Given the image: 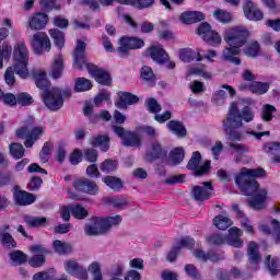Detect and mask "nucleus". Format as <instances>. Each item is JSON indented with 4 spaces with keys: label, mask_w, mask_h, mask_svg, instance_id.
<instances>
[{
    "label": "nucleus",
    "mask_w": 280,
    "mask_h": 280,
    "mask_svg": "<svg viewBox=\"0 0 280 280\" xmlns=\"http://www.w3.org/2000/svg\"><path fill=\"white\" fill-rule=\"evenodd\" d=\"M161 156H163V147L159 141L149 143L145 152V161H156V159H161Z\"/></svg>",
    "instance_id": "25"
},
{
    "label": "nucleus",
    "mask_w": 280,
    "mask_h": 280,
    "mask_svg": "<svg viewBox=\"0 0 280 280\" xmlns=\"http://www.w3.org/2000/svg\"><path fill=\"white\" fill-rule=\"evenodd\" d=\"M240 237H242V230L234 226L229 230V235L225 237L220 234H214L208 236V242L209 244H229V246H233L234 248H242V246H244V242Z\"/></svg>",
    "instance_id": "7"
},
{
    "label": "nucleus",
    "mask_w": 280,
    "mask_h": 280,
    "mask_svg": "<svg viewBox=\"0 0 280 280\" xmlns=\"http://www.w3.org/2000/svg\"><path fill=\"white\" fill-rule=\"evenodd\" d=\"M269 89H270L269 83L257 82V81L252 82L248 86V90L250 91V93H255L256 95H266Z\"/></svg>",
    "instance_id": "35"
},
{
    "label": "nucleus",
    "mask_w": 280,
    "mask_h": 280,
    "mask_svg": "<svg viewBox=\"0 0 280 280\" xmlns=\"http://www.w3.org/2000/svg\"><path fill=\"white\" fill-rule=\"evenodd\" d=\"M31 47L37 56L45 54V51H51V40L45 32H37L30 39Z\"/></svg>",
    "instance_id": "9"
},
{
    "label": "nucleus",
    "mask_w": 280,
    "mask_h": 280,
    "mask_svg": "<svg viewBox=\"0 0 280 280\" xmlns=\"http://www.w3.org/2000/svg\"><path fill=\"white\" fill-rule=\"evenodd\" d=\"M62 69H65V66L62 65V55H58L55 57L50 69L51 78H54V80H58V78L62 75Z\"/></svg>",
    "instance_id": "33"
},
{
    "label": "nucleus",
    "mask_w": 280,
    "mask_h": 280,
    "mask_svg": "<svg viewBox=\"0 0 280 280\" xmlns=\"http://www.w3.org/2000/svg\"><path fill=\"white\" fill-rule=\"evenodd\" d=\"M211 191H213V186L211 182L202 183L201 186L192 187V197L195 200L205 201L211 198Z\"/></svg>",
    "instance_id": "18"
},
{
    "label": "nucleus",
    "mask_w": 280,
    "mask_h": 280,
    "mask_svg": "<svg viewBox=\"0 0 280 280\" xmlns=\"http://www.w3.org/2000/svg\"><path fill=\"white\" fill-rule=\"evenodd\" d=\"M255 119V112L249 106H245L241 109L237 106V103L233 102L230 105L228 116H226V122L225 128H229V126H234L235 128H242L245 124H250Z\"/></svg>",
    "instance_id": "4"
},
{
    "label": "nucleus",
    "mask_w": 280,
    "mask_h": 280,
    "mask_svg": "<svg viewBox=\"0 0 280 280\" xmlns=\"http://www.w3.org/2000/svg\"><path fill=\"white\" fill-rule=\"evenodd\" d=\"M91 89H93V83L89 79L78 78L74 80L75 93H84L85 91H91Z\"/></svg>",
    "instance_id": "36"
},
{
    "label": "nucleus",
    "mask_w": 280,
    "mask_h": 280,
    "mask_svg": "<svg viewBox=\"0 0 280 280\" xmlns=\"http://www.w3.org/2000/svg\"><path fill=\"white\" fill-rule=\"evenodd\" d=\"M145 42L139 37H121L118 42L117 52L120 58H126L132 49H141Z\"/></svg>",
    "instance_id": "8"
},
{
    "label": "nucleus",
    "mask_w": 280,
    "mask_h": 280,
    "mask_svg": "<svg viewBox=\"0 0 280 280\" xmlns=\"http://www.w3.org/2000/svg\"><path fill=\"white\" fill-rule=\"evenodd\" d=\"M230 148H231V150H234V152H236V154H238V156L248 154V152H250V148H248V145H244V144L237 143V142H231Z\"/></svg>",
    "instance_id": "56"
},
{
    "label": "nucleus",
    "mask_w": 280,
    "mask_h": 280,
    "mask_svg": "<svg viewBox=\"0 0 280 280\" xmlns=\"http://www.w3.org/2000/svg\"><path fill=\"white\" fill-rule=\"evenodd\" d=\"M50 154H51V143L46 142L39 153L40 161L43 163H47V161H49Z\"/></svg>",
    "instance_id": "62"
},
{
    "label": "nucleus",
    "mask_w": 280,
    "mask_h": 280,
    "mask_svg": "<svg viewBox=\"0 0 280 280\" xmlns=\"http://www.w3.org/2000/svg\"><path fill=\"white\" fill-rule=\"evenodd\" d=\"M33 126L34 117L28 116L24 121V126L16 130V137H19V139H26L24 142L25 148H32L45 132V127L43 126H37L30 130Z\"/></svg>",
    "instance_id": "5"
},
{
    "label": "nucleus",
    "mask_w": 280,
    "mask_h": 280,
    "mask_svg": "<svg viewBox=\"0 0 280 280\" xmlns=\"http://www.w3.org/2000/svg\"><path fill=\"white\" fill-rule=\"evenodd\" d=\"M226 91L230 97L235 96V89H233V86L231 85L224 84L222 85V90H219L213 94L212 101L214 102V104H217L218 106L224 104V100H226L228 97Z\"/></svg>",
    "instance_id": "27"
},
{
    "label": "nucleus",
    "mask_w": 280,
    "mask_h": 280,
    "mask_svg": "<svg viewBox=\"0 0 280 280\" xmlns=\"http://www.w3.org/2000/svg\"><path fill=\"white\" fill-rule=\"evenodd\" d=\"M166 128L176 135V137H186L187 136V129L185 128V125L180 121L171 120L166 124Z\"/></svg>",
    "instance_id": "32"
},
{
    "label": "nucleus",
    "mask_w": 280,
    "mask_h": 280,
    "mask_svg": "<svg viewBox=\"0 0 280 280\" xmlns=\"http://www.w3.org/2000/svg\"><path fill=\"white\" fill-rule=\"evenodd\" d=\"M194 244H196L194 238L189 236L183 237L179 242V245L177 247H173V249L168 253L167 260L176 261V257H178V253H180V248H194Z\"/></svg>",
    "instance_id": "24"
},
{
    "label": "nucleus",
    "mask_w": 280,
    "mask_h": 280,
    "mask_svg": "<svg viewBox=\"0 0 280 280\" xmlns=\"http://www.w3.org/2000/svg\"><path fill=\"white\" fill-rule=\"evenodd\" d=\"M73 187L77 191H82V194H88L89 196H97L100 191V186L95 182L84 177L74 180Z\"/></svg>",
    "instance_id": "13"
},
{
    "label": "nucleus",
    "mask_w": 280,
    "mask_h": 280,
    "mask_svg": "<svg viewBox=\"0 0 280 280\" xmlns=\"http://www.w3.org/2000/svg\"><path fill=\"white\" fill-rule=\"evenodd\" d=\"M71 95L70 90H60L58 88H52L49 91L44 92L43 100L45 103V106L49 108V110H60L62 108V105L65 104L63 97H69Z\"/></svg>",
    "instance_id": "6"
},
{
    "label": "nucleus",
    "mask_w": 280,
    "mask_h": 280,
    "mask_svg": "<svg viewBox=\"0 0 280 280\" xmlns=\"http://www.w3.org/2000/svg\"><path fill=\"white\" fill-rule=\"evenodd\" d=\"M110 139H108V136H96L91 139V145L93 148H101L103 152H108Z\"/></svg>",
    "instance_id": "34"
},
{
    "label": "nucleus",
    "mask_w": 280,
    "mask_h": 280,
    "mask_svg": "<svg viewBox=\"0 0 280 280\" xmlns=\"http://www.w3.org/2000/svg\"><path fill=\"white\" fill-rule=\"evenodd\" d=\"M265 151L267 154H270V156H277V154H280V142L268 143L265 147Z\"/></svg>",
    "instance_id": "61"
},
{
    "label": "nucleus",
    "mask_w": 280,
    "mask_h": 280,
    "mask_svg": "<svg viewBox=\"0 0 280 280\" xmlns=\"http://www.w3.org/2000/svg\"><path fill=\"white\" fill-rule=\"evenodd\" d=\"M84 233L90 237L104 235V233H106V230L104 228V222L102 221V217L92 218L91 221L85 224Z\"/></svg>",
    "instance_id": "15"
},
{
    "label": "nucleus",
    "mask_w": 280,
    "mask_h": 280,
    "mask_svg": "<svg viewBox=\"0 0 280 280\" xmlns=\"http://www.w3.org/2000/svg\"><path fill=\"white\" fill-rule=\"evenodd\" d=\"M197 34L211 47H220L222 45V37L218 32L211 30V25L208 23L201 24L197 30Z\"/></svg>",
    "instance_id": "11"
},
{
    "label": "nucleus",
    "mask_w": 280,
    "mask_h": 280,
    "mask_svg": "<svg viewBox=\"0 0 280 280\" xmlns=\"http://www.w3.org/2000/svg\"><path fill=\"white\" fill-rule=\"evenodd\" d=\"M226 118L223 120V130L226 132L229 140L233 143L234 141H242L244 139V132L240 130L241 127L228 126Z\"/></svg>",
    "instance_id": "29"
},
{
    "label": "nucleus",
    "mask_w": 280,
    "mask_h": 280,
    "mask_svg": "<svg viewBox=\"0 0 280 280\" xmlns=\"http://www.w3.org/2000/svg\"><path fill=\"white\" fill-rule=\"evenodd\" d=\"M244 54L249 58H257V56H259V43L252 42L249 45L245 47Z\"/></svg>",
    "instance_id": "52"
},
{
    "label": "nucleus",
    "mask_w": 280,
    "mask_h": 280,
    "mask_svg": "<svg viewBox=\"0 0 280 280\" xmlns=\"http://www.w3.org/2000/svg\"><path fill=\"white\" fill-rule=\"evenodd\" d=\"M247 255L249 264L257 266L261 261V256L259 255V246L255 242H250L247 247Z\"/></svg>",
    "instance_id": "31"
},
{
    "label": "nucleus",
    "mask_w": 280,
    "mask_h": 280,
    "mask_svg": "<svg viewBox=\"0 0 280 280\" xmlns=\"http://www.w3.org/2000/svg\"><path fill=\"white\" fill-rule=\"evenodd\" d=\"M9 150L13 159H23V156L25 155V148H23L20 143H12L9 147Z\"/></svg>",
    "instance_id": "50"
},
{
    "label": "nucleus",
    "mask_w": 280,
    "mask_h": 280,
    "mask_svg": "<svg viewBox=\"0 0 280 280\" xmlns=\"http://www.w3.org/2000/svg\"><path fill=\"white\" fill-rule=\"evenodd\" d=\"M8 229H10V226L5 225L4 226V231L1 232L0 234V240L3 244L4 248H16V241H14V238L12 237V235L5 231H8Z\"/></svg>",
    "instance_id": "38"
},
{
    "label": "nucleus",
    "mask_w": 280,
    "mask_h": 280,
    "mask_svg": "<svg viewBox=\"0 0 280 280\" xmlns=\"http://www.w3.org/2000/svg\"><path fill=\"white\" fill-rule=\"evenodd\" d=\"M13 198L16 202V205H20L22 207H25L27 205H33V202H36V197L27 191H23L19 189V187L14 188Z\"/></svg>",
    "instance_id": "23"
},
{
    "label": "nucleus",
    "mask_w": 280,
    "mask_h": 280,
    "mask_svg": "<svg viewBox=\"0 0 280 280\" xmlns=\"http://www.w3.org/2000/svg\"><path fill=\"white\" fill-rule=\"evenodd\" d=\"M52 247L58 255H69L73 250L71 244L58 240L52 243Z\"/></svg>",
    "instance_id": "43"
},
{
    "label": "nucleus",
    "mask_w": 280,
    "mask_h": 280,
    "mask_svg": "<svg viewBox=\"0 0 280 280\" xmlns=\"http://www.w3.org/2000/svg\"><path fill=\"white\" fill-rule=\"evenodd\" d=\"M85 49H86V43L78 39L77 47L74 49V55H73L75 69H82L83 67H86V59L84 56Z\"/></svg>",
    "instance_id": "20"
},
{
    "label": "nucleus",
    "mask_w": 280,
    "mask_h": 280,
    "mask_svg": "<svg viewBox=\"0 0 280 280\" xmlns=\"http://www.w3.org/2000/svg\"><path fill=\"white\" fill-rule=\"evenodd\" d=\"M243 12L248 21H261L264 19V12L258 9L253 1H247L245 3Z\"/></svg>",
    "instance_id": "19"
},
{
    "label": "nucleus",
    "mask_w": 280,
    "mask_h": 280,
    "mask_svg": "<svg viewBox=\"0 0 280 280\" xmlns=\"http://www.w3.org/2000/svg\"><path fill=\"white\" fill-rule=\"evenodd\" d=\"M248 36H250V32H248V28L245 26H235L225 30L223 32V40L229 45V47H225L222 51L223 60L236 66L242 65V60L235 56H240L242 54V49H240V47H244L246 45Z\"/></svg>",
    "instance_id": "2"
},
{
    "label": "nucleus",
    "mask_w": 280,
    "mask_h": 280,
    "mask_svg": "<svg viewBox=\"0 0 280 280\" xmlns=\"http://www.w3.org/2000/svg\"><path fill=\"white\" fill-rule=\"evenodd\" d=\"M89 72L92 75L93 79L98 82V84H104L105 86H108L110 84V74L108 72L92 66L89 68Z\"/></svg>",
    "instance_id": "26"
},
{
    "label": "nucleus",
    "mask_w": 280,
    "mask_h": 280,
    "mask_svg": "<svg viewBox=\"0 0 280 280\" xmlns=\"http://www.w3.org/2000/svg\"><path fill=\"white\" fill-rule=\"evenodd\" d=\"M63 268L68 275H71L77 279H89V271H86V268L80 266V264L77 260H66L63 262Z\"/></svg>",
    "instance_id": "14"
},
{
    "label": "nucleus",
    "mask_w": 280,
    "mask_h": 280,
    "mask_svg": "<svg viewBox=\"0 0 280 280\" xmlns=\"http://www.w3.org/2000/svg\"><path fill=\"white\" fill-rule=\"evenodd\" d=\"M47 23H49V16L43 12L35 13L28 18V27L34 32L45 30V27H47Z\"/></svg>",
    "instance_id": "16"
},
{
    "label": "nucleus",
    "mask_w": 280,
    "mask_h": 280,
    "mask_svg": "<svg viewBox=\"0 0 280 280\" xmlns=\"http://www.w3.org/2000/svg\"><path fill=\"white\" fill-rule=\"evenodd\" d=\"M103 183H105V185H107V187H109L114 191H119V189L124 187V185L121 184V179L114 176H106L105 178H103Z\"/></svg>",
    "instance_id": "47"
},
{
    "label": "nucleus",
    "mask_w": 280,
    "mask_h": 280,
    "mask_svg": "<svg viewBox=\"0 0 280 280\" xmlns=\"http://www.w3.org/2000/svg\"><path fill=\"white\" fill-rule=\"evenodd\" d=\"M188 75H199V78H203L205 80H211V72L207 71L206 66H196L191 67L188 70Z\"/></svg>",
    "instance_id": "39"
},
{
    "label": "nucleus",
    "mask_w": 280,
    "mask_h": 280,
    "mask_svg": "<svg viewBox=\"0 0 280 280\" xmlns=\"http://www.w3.org/2000/svg\"><path fill=\"white\" fill-rule=\"evenodd\" d=\"M266 266L272 277H275V275H279V262L275 258L270 257V255H266Z\"/></svg>",
    "instance_id": "51"
},
{
    "label": "nucleus",
    "mask_w": 280,
    "mask_h": 280,
    "mask_svg": "<svg viewBox=\"0 0 280 280\" xmlns=\"http://www.w3.org/2000/svg\"><path fill=\"white\" fill-rule=\"evenodd\" d=\"M266 176V171L262 168H246L243 167L238 175H236L235 183L245 196H252L249 199V206L255 211H261L266 209V202L268 201V190L266 188H259L256 178H262Z\"/></svg>",
    "instance_id": "1"
},
{
    "label": "nucleus",
    "mask_w": 280,
    "mask_h": 280,
    "mask_svg": "<svg viewBox=\"0 0 280 280\" xmlns=\"http://www.w3.org/2000/svg\"><path fill=\"white\" fill-rule=\"evenodd\" d=\"M213 222L214 226H217V229H220V231H226V229H229V226L233 224V221H231V219L222 214L215 217Z\"/></svg>",
    "instance_id": "44"
},
{
    "label": "nucleus",
    "mask_w": 280,
    "mask_h": 280,
    "mask_svg": "<svg viewBox=\"0 0 280 280\" xmlns=\"http://www.w3.org/2000/svg\"><path fill=\"white\" fill-rule=\"evenodd\" d=\"M34 78L36 86L42 89L44 93H47V91H49V86H51V83L47 80V72L37 70L34 72Z\"/></svg>",
    "instance_id": "30"
},
{
    "label": "nucleus",
    "mask_w": 280,
    "mask_h": 280,
    "mask_svg": "<svg viewBox=\"0 0 280 280\" xmlns=\"http://www.w3.org/2000/svg\"><path fill=\"white\" fill-rule=\"evenodd\" d=\"M24 222L28 226H43L45 222H47L46 218H38V217H24Z\"/></svg>",
    "instance_id": "58"
},
{
    "label": "nucleus",
    "mask_w": 280,
    "mask_h": 280,
    "mask_svg": "<svg viewBox=\"0 0 280 280\" xmlns=\"http://www.w3.org/2000/svg\"><path fill=\"white\" fill-rule=\"evenodd\" d=\"M49 35L58 49H62L65 47V33H62V31L52 28L49 31Z\"/></svg>",
    "instance_id": "40"
},
{
    "label": "nucleus",
    "mask_w": 280,
    "mask_h": 280,
    "mask_svg": "<svg viewBox=\"0 0 280 280\" xmlns=\"http://www.w3.org/2000/svg\"><path fill=\"white\" fill-rule=\"evenodd\" d=\"M71 214L77 220H84V218L89 215V211L85 210V208L82 207V205L78 203V205L71 206Z\"/></svg>",
    "instance_id": "48"
},
{
    "label": "nucleus",
    "mask_w": 280,
    "mask_h": 280,
    "mask_svg": "<svg viewBox=\"0 0 280 280\" xmlns=\"http://www.w3.org/2000/svg\"><path fill=\"white\" fill-rule=\"evenodd\" d=\"M137 132H142L143 135H147V137H150L151 139H156L159 137V131L152 126L143 125L140 127H137Z\"/></svg>",
    "instance_id": "55"
},
{
    "label": "nucleus",
    "mask_w": 280,
    "mask_h": 280,
    "mask_svg": "<svg viewBox=\"0 0 280 280\" xmlns=\"http://www.w3.org/2000/svg\"><path fill=\"white\" fill-rule=\"evenodd\" d=\"M147 108L149 113H153L155 115L156 113H161V105L154 98H149L147 101Z\"/></svg>",
    "instance_id": "64"
},
{
    "label": "nucleus",
    "mask_w": 280,
    "mask_h": 280,
    "mask_svg": "<svg viewBox=\"0 0 280 280\" xmlns=\"http://www.w3.org/2000/svg\"><path fill=\"white\" fill-rule=\"evenodd\" d=\"M198 56V52L194 51L190 48H184L179 51V59L183 62H191Z\"/></svg>",
    "instance_id": "54"
},
{
    "label": "nucleus",
    "mask_w": 280,
    "mask_h": 280,
    "mask_svg": "<svg viewBox=\"0 0 280 280\" xmlns=\"http://www.w3.org/2000/svg\"><path fill=\"white\" fill-rule=\"evenodd\" d=\"M12 56V46L3 44L2 48L0 47V69H3V60H10Z\"/></svg>",
    "instance_id": "53"
},
{
    "label": "nucleus",
    "mask_w": 280,
    "mask_h": 280,
    "mask_svg": "<svg viewBox=\"0 0 280 280\" xmlns=\"http://www.w3.org/2000/svg\"><path fill=\"white\" fill-rule=\"evenodd\" d=\"M113 131L122 140L127 148H141V137L132 131H126L124 127L113 126Z\"/></svg>",
    "instance_id": "10"
},
{
    "label": "nucleus",
    "mask_w": 280,
    "mask_h": 280,
    "mask_svg": "<svg viewBox=\"0 0 280 280\" xmlns=\"http://www.w3.org/2000/svg\"><path fill=\"white\" fill-rule=\"evenodd\" d=\"M273 113H277V108L270 104H265L261 110L262 121H272Z\"/></svg>",
    "instance_id": "49"
},
{
    "label": "nucleus",
    "mask_w": 280,
    "mask_h": 280,
    "mask_svg": "<svg viewBox=\"0 0 280 280\" xmlns=\"http://www.w3.org/2000/svg\"><path fill=\"white\" fill-rule=\"evenodd\" d=\"M140 75L142 80H145L147 84H154L156 82V75H154L152 68L148 66L142 67Z\"/></svg>",
    "instance_id": "45"
},
{
    "label": "nucleus",
    "mask_w": 280,
    "mask_h": 280,
    "mask_svg": "<svg viewBox=\"0 0 280 280\" xmlns=\"http://www.w3.org/2000/svg\"><path fill=\"white\" fill-rule=\"evenodd\" d=\"M180 21L186 25H191V23H198L199 21H205V13L200 11H187L182 13Z\"/></svg>",
    "instance_id": "28"
},
{
    "label": "nucleus",
    "mask_w": 280,
    "mask_h": 280,
    "mask_svg": "<svg viewBox=\"0 0 280 280\" xmlns=\"http://www.w3.org/2000/svg\"><path fill=\"white\" fill-rule=\"evenodd\" d=\"M183 159H185V150L183 148L177 147L170 152L171 165H179V163H183Z\"/></svg>",
    "instance_id": "37"
},
{
    "label": "nucleus",
    "mask_w": 280,
    "mask_h": 280,
    "mask_svg": "<svg viewBox=\"0 0 280 280\" xmlns=\"http://www.w3.org/2000/svg\"><path fill=\"white\" fill-rule=\"evenodd\" d=\"M121 215L117 214L115 217H107V218H103L102 217V222H103V226L105 229V233H108V231H110V229H113V226H117L119 224H121Z\"/></svg>",
    "instance_id": "41"
},
{
    "label": "nucleus",
    "mask_w": 280,
    "mask_h": 280,
    "mask_svg": "<svg viewBox=\"0 0 280 280\" xmlns=\"http://www.w3.org/2000/svg\"><path fill=\"white\" fill-rule=\"evenodd\" d=\"M118 95L119 98L115 102L117 108L126 109L128 106H132V104L139 102V96L130 92H120Z\"/></svg>",
    "instance_id": "22"
},
{
    "label": "nucleus",
    "mask_w": 280,
    "mask_h": 280,
    "mask_svg": "<svg viewBox=\"0 0 280 280\" xmlns=\"http://www.w3.org/2000/svg\"><path fill=\"white\" fill-rule=\"evenodd\" d=\"M31 253H33L34 256L28 260L30 266H32V268H40V266L45 264L47 249L40 245H34L31 247Z\"/></svg>",
    "instance_id": "17"
},
{
    "label": "nucleus",
    "mask_w": 280,
    "mask_h": 280,
    "mask_svg": "<svg viewBox=\"0 0 280 280\" xmlns=\"http://www.w3.org/2000/svg\"><path fill=\"white\" fill-rule=\"evenodd\" d=\"M117 170V162L112 160H106L101 164V172H105V174H110V172H115Z\"/></svg>",
    "instance_id": "59"
},
{
    "label": "nucleus",
    "mask_w": 280,
    "mask_h": 280,
    "mask_svg": "<svg viewBox=\"0 0 280 280\" xmlns=\"http://www.w3.org/2000/svg\"><path fill=\"white\" fill-rule=\"evenodd\" d=\"M213 16L220 23H229L231 22V19H232L231 13L221 9L214 11Z\"/></svg>",
    "instance_id": "57"
},
{
    "label": "nucleus",
    "mask_w": 280,
    "mask_h": 280,
    "mask_svg": "<svg viewBox=\"0 0 280 280\" xmlns=\"http://www.w3.org/2000/svg\"><path fill=\"white\" fill-rule=\"evenodd\" d=\"M12 266H21L27 261V256L21 250L13 252L9 254Z\"/></svg>",
    "instance_id": "46"
},
{
    "label": "nucleus",
    "mask_w": 280,
    "mask_h": 280,
    "mask_svg": "<svg viewBox=\"0 0 280 280\" xmlns=\"http://www.w3.org/2000/svg\"><path fill=\"white\" fill-rule=\"evenodd\" d=\"M148 56H151L154 62H159L163 65V62H167L170 56L165 52V49L161 45H153L149 49H147Z\"/></svg>",
    "instance_id": "21"
},
{
    "label": "nucleus",
    "mask_w": 280,
    "mask_h": 280,
    "mask_svg": "<svg viewBox=\"0 0 280 280\" xmlns=\"http://www.w3.org/2000/svg\"><path fill=\"white\" fill-rule=\"evenodd\" d=\"M200 161H202V156L200 155V152L195 151L187 165L188 170L195 171V176H205V174H207V172H209L211 167V161H206L205 164L201 166H200Z\"/></svg>",
    "instance_id": "12"
},
{
    "label": "nucleus",
    "mask_w": 280,
    "mask_h": 280,
    "mask_svg": "<svg viewBox=\"0 0 280 280\" xmlns=\"http://www.w3.org/2000/svg\"><path fill=\"white\" fill-rule=\"evenodd\" d=\"M27 65H30V49L25 42H19L13 48V66L16 75L23 80L30 78Z\"/></svg>",
    "instance_id": "3"
},
{
    "label": "nucleus",
    "mask_w": 280,
    "mask_h": 280,
    "mask_svg": "<svg viewBox=\"0 0 280 280\" xmlns=\"http://www.w3.org/2000/svg\"><path fill=\"white\" fill-rule=\"evenodd\" d=\"M32 102H33V98L30 94L25 92L18 94V104H20L21 106H30Z\"/></svg>",
    "instance_id": "63"
},
{
    "label": "nucleus",
    "mask_w": 280,
    "mask_h": 280,
    "mask_svg": "<svg viewBox=\"0 0 280 280\" xmlns=\"http://www.w3.org/2000/svg\"><path fill=\"white\" fill-rule=\"evenodd\" d=\"M107 203L114 207V209H127L128 199L126 197H109L107 198Z\"/></svg>",
    "instance_id": "42"
},
{
    "label": "nucleus",
    "mask_w": 280,
    "mask_h": 280,
    "mask_svg": "<svg viewBox=\"0 0 280 280\" xmlns=\"http://www.w3.org/2000/svg\"><path fill=\"white\" fill-rule=\"evenodd\" d=\"M196 259H199V261H217L218 258H215L213 255L211 254H206L203 250H200V249H197L195 253H194Z\"/></svg>",
    "instance_id": "60"
}]
</instances>
